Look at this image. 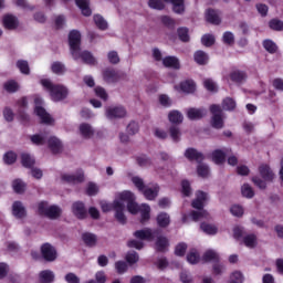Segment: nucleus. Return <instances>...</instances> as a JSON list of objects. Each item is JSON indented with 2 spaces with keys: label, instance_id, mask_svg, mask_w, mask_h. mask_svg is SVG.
<instances>
[{
  "label": "nucleus",
  "instance_id": "nucleus-1",
  "mask_svg": "<svg viewBox=\"0 0 283 283\" xmlns=\"http://www.w3.org/2000/svg\"><path fill=\"white\" fill-rule=\"evenodd\" d=\"M116 197H117V200H119L124 205L125 202H127V210L129 211V213H133L134 216H136V213L140 211L142 224H145V222L149 220L150 218L149 213H151V207H149V205L147 203H143L139 207L138 203L134 201L136 200V197L132 193V191L118 192Z\"/></svg>",
  "mask_w": 283,
  "mask_h": 283
},
{
  "label": "nucleus",
  "instance_id": "nucleus-2",
  "mask_svg": "<svg viewBox=\"0 0 283 283\" xmlns=\"http://www.w3.org/2000/svg\"><path fill=\"white\" fill-rule=\"evenodd\" d=\"M41 85L44 90H48L52 101H54L55 103L67 98V95L70 94L67 87L61 84H53L50 80H42Z\"/></svg>",
  "mask_w": 283,
  "mask_h": 283
},
{
  "label": "nucleus",
  "instance_id": "nucleus-3",
  "mask_svg": "<svg viewBox=\"0 0 283 283\" xmlns=\"http://www.w3.org/2000/svg\"><path fill=\"white\" fill-rule=\"evenodd\" d=\"M259 174L263 180L260 177L255 176L252 177V182L255 185V187H259L260 189H266V182H273V180L275 179V174L273 172L271 167H269V165L262 164L261 166H259Z\"/></svg>",
  "mask_w": 283,
  "mask_h": 283
},
{
  "label": "nucleus",
  "instance_id": "nucleus-4",
  "mask_svg": "<svg viewBox=\"0 0 283 283\" xmlns=\"http://www.w3.org/2000/svg\"><path fill=\"white\" fill-rule=\"evenodd\" d=\"M196 196V199L192 201V207L193 209H198V211H192L191 218L195 222H198V220H202V218H209V212H207V210H202L205 201L207 200V193L197 191Z\"/></svg>",
  "mask_w": 283,
  "mask_h": 283
},
{
  "label": "nucleus",
  "instance_id": "nucleus-5",
  "mask_svg": "<svg viewBox=\"0 0 283 283\" xmlns=\"http://www.w3.org/2000/svg\"><path fill=\"white\" fill-rule=\"evenodd\" d=\"M38 213L50 218V220H56V218H61L62 210L59 206H49L48 202L41 201L38 203Z\"/></svg>",
  "mask_w": 283,
  "mask_h": 283
},
{
  "label": "nucleus",
  "instance_id": "nucleus-6",
  "mask_svg": "<svg viewBox=\"0 0 283 283\" xmlns=\"http://www.w3.org/2000/svg\"><path fill=\"white\" fill-rule=\"evenodd\" d=\"M69 45L71 54L75 61H78V52H81V32L73 30L69 34Z\"/></svg>",
  "mask_w": 283,
  "mask_h": 283
},
{
  "label": "nucleus",
  "instance_id": "nucleus-7",
  "mask_svg": "<svg viewBox=\"0 0 283 283\" xmlns=\"http://www.w3.org/2000/svg\"><path fill=\"white\" fill-rule=\"evenodd\" d=\"M210 112L212 114L211 117V126L214 129H222L224 127V115L222 114V107L220 105H211Z\"/></svg>",
  "mask_w": 283,
  "mask_h": 283
},
{
  "label": "nucleus",
  "instance_id": "nucleus-8",
  "mask_svg": "<svg viewBox=\"0 0 283 283\" xmlns=\"http://www.w3.org/2000/svg\"><path fill=\"white\" fill-rule=\"evenodd\" d=\"M34 103H35V114L36 116H39L40 120L42 123H45L46 125H52V123H54V119H52V116H50L45 111V108L41 106L43 105V99H41V97H35Z\"/></svg>",
  "mask_w": 283,
  "mask_h": 283
},
{
  "label": "nucleus",
  "instance_id": "nucleus-9",
  "mask_svg": "<svg viewBox=\"0 0 283 283\" xmlns=\"http://www.w3.org/2000/svg\"><path fill=\"white\" fill-rule=\"evenodd\" d=\"M114 211L117 222H119V224H126L127 217H125V203L119 201L117 197L114 200Z\"/></svg>",
  "mask_w": 283,
  "mask_h": 283
},
{
  "label": "nucleus",
  "instance_id": "nucleus-10",
  "mask_svg": "<svg viewBox=\"0 0 283 283\" xmlns=\"http://www.w3.org/2000/svg\"><path fill=\"white\" fill-rule=\"evenodd\" d=\"M41 253L42 258L46 262H54V260H56V249H54V247H52V244L50 243L42 244Z\"/></svg>",
  "mask_w": 283,
  "mask_h": 283
},
{
  "label": "nucleus",
  "instance_id": "nucleus-11",
  "mask_svg": "<svg viewBox=\"0 0 283 283\" xmlns=\"http://www.w3.org/2000/svg\"><path fill=\"white\" fill-rule=\"evenodd\" d=\"M127 116V111L123 106L108 107L106 109V117L111 120L114 118H125Z\"/></svg>",
  "mask_w": 283,
  "mask_h": 283
},
{
  "label": "nucleus",
  "instance_id": "nucleus-12",
  "mask_svg": "<svg viewBox=\"0 0 283 283\" xmlns=\"http://www.w3.org/2000/svg\"><path fill=\"white\" fill-rule=\"evenodd\" d=\"M62 180L70 185H76V182H83V180H85V175L83 170H78L76 174H64L62 175Z\"/></svg>",
  "mask_w": 283,
  "mask_h": 283
},
{
  "label": "nucleus",
  "instance_id": "nucleus-13",
  "mask_svg": "<svg viewBox=\"0 0 283 283\" xmlns=\"http://www.w3.org/2000/svg\"><path fill=\"white\" fill-rule=\"evenodd\" d=\"M72 213L78 220H85L87 218V209H85V203L76 201L72 205Z\"/></svg>",
  "mask_w": 283,
  "mask_h": 283
},
{
  "label": "nucleus",
  "instance_id": "nucleus-14",
  "mask_svg": "<svg viewBox=\"0 0 283 283\" xmlns=\"http://www.w3.org/2000/svg\"><path fill=\"white\" fill-rule=\"evenodd\" d=\"M159 191L160 187L157 184H154L151 186H146L142 193H144L146 200H156V198H158Z\"/></svg>",
  "mask_w": 283,
  "mask_h": 283
},
{
  "label": "nucleus",
  "instance_id": "nucleus-15",
  "mask_svg": "<svg viewBox=\"0 0 283 283\" xmlns=\"http://www.w3.org/2000/svg\"><path fill=\"white\" fill-rule=\"evenodd\" d=\"M2 23L7 30H17L19 28V19L12 14H6Z\"/></svg>",
  "mask_w": 283,
  "mask_h": 283
},
{
  "label": "nucleus",
  "instance_id": "nucleus-16",
  "mask_svg": "<svg viewBox=\"0 0 283 283\" xmlns=\"http://www.w3.org/2000/svg\"><path fill=\"white\" fill-rule=\"evenodd\" d=\"M103 78L106 83H116L120 81V74L114 69H106L103 72Z\"/></svg>",
  "mask_w": 283,
  "mask_h": 283
},
{
  "label": "nucleus",
  "instance_id": "nucleus-17",
  "mask_svg": "<svg viewBox=\"0 0 283 283\" xmlns=\"http://www.w3.org/2000/svg\"><path fill=\"white\" fill-rule=\"evenodd\" d=\"M12 213L14 218H18L19 220H23L25 216H28V212L25 211V207L21 201H15L13 202L12 206Z\"/></svg>",
  "mask_w": 283,
  "mask_h": 283
},
{
  "label": "nucleus",
  "instance_id": "nucleus-18",
  "mask_svg": "<svg viewBox=\"0 0 283 283\" xmlns=\"http://www.w3.org/2000/svg\"><path fill=\"white\" fill-rule=\"evenodd\" d=\"M185 157L190 161L196 160V163H202V160H205V155H202L200 151H197L196 148H188L185 151Z\"/></svg>",
  "mask_w": 283,
  "mask_h": 283
},
{
  "label": "nucleus",
  "instance_id": "nucleus-19",
  "mask_svg": "<svg viewBox=\"0 0 283 283\" xmlns=\"http://www.w3.org/2000/svg\"><path fill=\"white\" fill-rule=\"evenodd\" d=\"M187 116L190 120H200L207 116V111L205 108H189Z\"/></svg>",
  "mask_w": 283,
  "mask_h": 283
},
{
  "label": "nucleus",
  "instance_id": "nucleus-20",
  "mask_svg": "<svg viewBox=\"0 0 283 283\" xmlns=\"http://www.w3.org/2000/svg\"><path fill=\"white\" fill-rule=\"evenodd\" d=\"M164 67H171L172 70H180V60L176 56H166L163 59Z\"/></svg>",
  "mask_w": 283,
  "mask_h": 283
},
{
  "label": "nucleus",
  "instance_id": "nucleus-21",
  "mask_svg": "<svg viewBox=\"0 0 283 283\" xmlns=\"http://www.w3.org/2000/svg\"><path fill=\"white\" fill-rule=\"evenodd\" d=\"M49 148L51 149L52 154H61L63 151V144L56 137H51L49 139Z\"/></svg>",
  "mask_w": 283,
  "mask_h": 283
},
{
  "label": "nucleus",
  "instance_id": "nucleus-22",
  "mask_svg": "<svg viewBox=\"0 0 283 283\" xmlns=\"http://www.w3.org/2000/svg\"><path fill=\"white\" fill-rule=\"evenodd\" d=\"M78 129H80V134L83 138H92V136H94V134H95L94 127H92L87 123L81 124Z\"/></svg>",
  "mask_w": 283,
  "mask_h": 283
},
{
  "label": "nucleus",
  "instance_id": "nucleus-23",
  "mask_svg": "<svg viewBox=\"0 0 283 283\" xmlns=\"http://www.w3.org/2000/svg\"><path fill=\"white\" fill-rule=\"evenodd\" d=\"M206 20L208 23H212L213 25H220V15L218 14V11L213 9L207 10Z\"/></svg>",
  "mask_w": 283,
  "mask_h": 283
},
{
  "label": "nucleus",
  "instance_id": "nucleus-24",
  "mask_svg": "<svg viewBox=\"0 0 283 283\" xmlns=\"http://www.w3.org/2000/svg\"><path fill=\"white\" fill-rule=\"evenodd\" d=\"M75 3L84 17L92 15V9H90V0H75Z\"/></svg>",
  "mask_w": 283,
  "mask_h": 283
},
{
  "label": "nucleus",
  "instance_id": "nucleus-25",
  "mask_svg": "<svg viewBox=\"0 0 283 283\" xmlns=\"http://www.w3.org/2000/svg\"><path fill=\"white\" fill-rule=\"evenodd\" d=\"M39 277L42 283H52L56 276L51 270H43L39 273Z\"/></svg>",
  "mask_w": 283,
  "mask_h": 283
},
{
  "label": "nucleus",
  "instance_id": "nucleus-26",
  "mask_svg": "<svg viewBox=\"0 0 283 283\" xmlns=\"http://www.w3.org/2000/svg\"><path fill=\"white\" fill-rule=\"evenodd\" d=\"M134 237L137 238V240H154L151 229L137 230L134 232Z\"/></svg>",
  "mask_w": 283,
  "mask_h": 283
},
{
  "label": "nucleus",
  "instance_id": "nucleus-27",
  "mask_svg": "<svg viewBox=\"0 0 283 283\" xmlns=\"http://www.w3.org/2000/svg\"><path fill=\"white\" fill-rule=\"evenodd\" d=\"M78 59H82L86 65H96V57L90 53V51H78Z\"/></svg>",
  "mask_w": 283,
  "mask_h": 283
},
{
  "label": "nucleus",
  "instance_id": "nucleus-28",
  "mask_svg": "<svg viewBox=\"0 0 283 283\" xmlns=\"http://www.w3.org/2000/svg\"><path fill=\"white\" fill-rule=\"evenodd\" d=\"M166 3H172V10L176 14L185 12V0H164Z\"/></svg>",
  "mask_w": 283,
  "mask_h": 283
},
{
  "label": "nucleus",
  "instance_id": "nucleus-29",
  "mask_svg": "<svg viewBox=\"0 0 283 283\" xmlns=\"http://www.w3.org/2000/svg\"><path fill=\"white\" fill-rule=\"evenodd\" d=\"M193 57L198 65H207L209 63V55L205 51H197Z\"/></svg>",
  "mask_w": 283,
  "mask_h": 283
},
{
  "label": "nucleus",
  "instance_id": "nucleus-30",
  "mask_svg": "<svg viewBox=\"0 0 283 283\" xmlns=\"http://www.w3.org/2000/svg\"><path fill=\"white\" fill-rule=\"evenodd\" d=\"M180 90L181 92H185L186 94H193L196 92V83L193 81H185L180 83Z\"/></svg>",
  "mask_w": 283,
  "mask_h": 283
},
{
  "label": "nucleus",
  "instance_id": "nucleus-31",
  "mask_svg": "<svg viewBox=\"0 0 283 283\" xmlns=\"http://www.w3.org/2000/svg\"><path fill=\"white\" fill-rule=\"evenodd\" d=\"M168 118H169V122L174 123L175 125H180V123H182V120H185L182 113H180L179 111H171L168 114Z\"/></svg>",
  "mask_w": 283,
  "mask_h": 283
},
{
  "label": "nucleus",
  "instance_id": "nucleus-32",
  "mask_svg": "<svg viewBox=\"0 0 283 283\" xmlns=\"http://www.w3.org/2000/svg\"><path fill=\"white\" fill-rule=\"evenodd\" d=\"M243 244L248 247V249H255V247H258V237H255V234H247L243 237Z\"/></svg>",
  "mask_w": 283,
  "mask_h": 283
},
{
  "label": "nucleus",
  "instance_id": "nucleus-33",
  "mask_svg": "<svg viewBox=\"0 0 283 283\" xmlns=\"http://www.w3.org/2000/svg\"><path fill=\"white\" fill-rule=\"evenodd\" d=\"M230 78L231 81H233L234 83H242V81H247V73L242 72V71H232L230 73Z\"/></svg>",
  "mask_w": 283,
  "mask_h": 283
},
{
  "label": "nucleus",
  "instance_id": "nucleus-34",
  "mask_svg": "<svg viewBox=\"0 0 283 283\" xmlns=\"http://www.w3.org/2000/svg\"><path fill=\"white\" fill-rule=\"evenodd\" d=\"M227 158V153L218 149L212 153V160L216 165H222L224 159Z\"/></svg>",
  "mask_w": 283,
  "mask_h": 283
},
{
  "label": "nucleus",
  "instance_id": "nucleus-35",
  "mask_svg": "<svg viewBox=\"0 0 283 283\" xmlns=\"http://www.w3.org/2000/svg\"><path fill=\"white\" fill-rule=\"evenodd\" d=\"M202 260L205 262H218L220 260V256L217 254L213 250H208L205 252Z\"/></svg>",
  "mask_w": 283,
  "mask_h": 283
},
{
  "label": "nucleus",
  "instance_id": "nucleus-36",
  "mask_svg": "<svg viewBox=\"0 0 283 283\" xmlns=\"http://www.w3.org/2000/svg\"><path fill=\"white\" fill-rule=\"evenodd\" d=\"M169 222H171V219L166 212H161L157 216V224H159L160 227H169Z\"/></svg>",
  "mask_w": 283,
  "mask_h": 283
},
{
  "label": "nucleus",
  "instance_id": "nucleus-37",
  "mask_svg": "<svg viewBox=\"0 0 283 283\" xmlns=\"http://www.w3.org/2000/svg\"><path fill=\"white\" fill-rule=\"evenodd\" d=\"M12 187L15 193H23V191H25V182H23L21 179L13 180Z\"/></svg>",
  "mask_w": 283,
  "mask_h": 283
},
{
  "label": "nucleus",
  "instance_id": "nucleus-38",
  "mask_svg": "<svg viewBox=\"0 0 283 283\" xmlns=\"http://www.w3.org/2000/svg\"><path fill=\"white\" fill-rule=\"evenodd\" d=\"M241 193L243 198H253V196H255L253 188L249 184H244L241 187Z\"/></svg>",
  "mask_w": 283,
  "mask_h": 283
},
{
  "label": "nucleus",
  "instance_id": "nucleus-39",
  "mask_svg": "<svg viewBox=\"0 0 283 283\" xmlns=\"http://www.w3.org/2000/svg\"><path fill=\"white\" fill-rule=\"evenodd\" d=\"M83 241L85 242V244H87V247H95L96 245V235H94L93 233L86 232L83 234Z\"/></svg>",
  "mask_w": 283,
  "mask_h": 283
},
{
  "label": "nucleus",
  "instance_id": "nucleus-40",
  "mask_svg": "<svg viewBox=\"0 0 283 283\" xmlns=\"http://www.w3.org/2000/svg\"><path fill=\"white\" fill-rule=\"evenodd\" d=\"M187 261L189 264H198V262H200V254H198V250H191L187 255Z\"/></svg>",
  "mask_w": 283,
  "mask_h": 283
},
{
  "label": "nucleus",
  "instance_id": "nucleus-41",
  "mask_svg": "<svg viewBox=\"0 0 283 283\" xmlns=\"http://www.w3.org/2000/svg\"><path fill=\"white\" fill-rule=\"evenodd\" d=\"M201 230L203 231V233H207L208 235H216L218 233V228L209 223H201Z\"/></svg>",
  "mask_w": 283,
  "mask_h": 283
},
{
  "label": "nucleus",
  "instance_id": "nucleus-42",
  "mask_svg": "<svg viewBox=\"0 0 283 283\" xmlns=\"http://www.w3.org/2000/svg\"><path fill=\"white\" fill-rule=\"evenodd\" d=\"M263 48L266 50V52H270V54H275L277 52V44L271 40H265L263 42Z\"/></svg>",
  "mask_w": 283,
  "mask_h": 283
},
{
  "label": "nucleus",
  "instance_id": "nucleus-43",
  "mask_svg": "<svg viewBox=\"0 0 283 283\" xmlns=\"http://www.w3.org/2000/svg\"><path fill=\"white\" fill-rule=\"evenodd\" d=\"M133 185H135V187L138 189V191H144V189L147 187L145 186V181H143V178L138 177V176H134L130 178Z\"/></svg>",
  "mask_w": 283,
  "mask_h": 283
},
{
  "label": "nucleus",
  "instance_id": "nucleus-44",
  "mask_svg": "<svg viewBox=\"0 0 283 283\" xmlns=\"http://www.w3.org/2000/svg\"><path fill=\"white\" fill-rule=\"evenodd\" d=\"M157 251H165L169 247V241L165 237H158L156 242Z\"/></svg>",
  "mask_w": 283,
  "mask_h": 283
},
{
  "label": "nucleus",
  "instance_id": "nucleus-45",
  "mask_svg": "<svg viewBox=\"0 0 283 283\" xmlns=\"http://www.w3.org/2000/svg\"><path fill=\"white\" fill-rule=\"evenodd\" d=\"M17 67L20 70L22 74H30V65L25 60H19L17 62Z\"/></svg>",
  "mask_w": 283,
  "mask_h": 283
},
{
  "label": "nucleus",
  "instance_id": "nucleus-46",
  "mask_svg": "<svg viewBox=\"0 0 283 283\" xmlns=\"http://www.w3.org/2000/svg\"><path fill=\"white\" fill-rule=\"evenodd\" d=\"M46 136L43 134H36L31 136V143L33 145H45Z\"/></svg>",
  "mask_w": 283,
  "mask_h": 283
},
{
  "label": "nucleus",
  "instance_id": "nucleus-47",
  "mask_svg": "<svg viewBox=\"0 0 283 283\" xmlns=\"http://www.w3.org/2000/svg\"><path fill=\"white\" fill-rule=\"evenodd\" d=\"M169 132H170V137L172 138V140L175 143H179L180 142V136L182 135L180 133V128L176 127V126H171L169 128Z\"/></svg>",
  "mask_w": 283,
  "mask_h": 283
},
{
  "label": "nucleus",
  "instance_id": "nucleus-48",
  "mask_svg": "<svg viewBox=\"0 0 283 283\" xmlns=\"http://www.w3.org/2000/svg\"><path fill=\"white\" fill-rule=\"evenodd\" d=\"M201 43L206 48H211V45H213V43H216V38L213 35H211V34H205L201 38Z\"/></svg>",
  "mask_w": 283,
  "mask_h": 283
},
{
  "label": "nucleus",
  "instance_id": "nucleus-49",
  "mask_svg": "<svg viewBox=\"0 0 283 283\" xmlns=\"http://www.w3.org/2000/svg\"><path fill=\"white\" fill-rule=\"evenodd\" d=\"M107 59L112 65H118V63H120V56H118V52L116 51L108 52Z\"/></svg>",
  "mask_w": 283,
  "mask_h": 283
},
{
  "label": "nucleus",
  "instance_id": "nucleus-50",
  "mask_svg": "<svg viewBox=\"0 0 283 283\" xmlns=\"http://www.w3.org/2000/svg\"><path fill=\"white\" fill-rule=\"evenodd\" d=\"M222 107L227 112H232V109L235 107V101L233 98L227 97L222 102Z\"/></svg>",
  "mask_w": 283,
  "mask_h": 283
},
{
  "label": "nucleus",
  "instance_id": "nucleus-51",
  "mask_svg": "<svg viewBox=\"0 0 283 283\" xmlns=\"http://www.w3.org/2000/svg\"><path fill=\"white\" fill-rule=\"evenodd\" d=\"M3 87L7 92L13 94V92H17L19 90V84L14 81H8L7 83H4Z\"/></svg>",
  "mask_w": 283,
  "mask_h": 283
},
{
  "label": "nucleus",
  "instance_id": "nucleus-52",
  "mask_svg": "<svg viewBox=\"0 0 283 283\" xmlns=\"http://www.w3.org/2000/svg\"><path fill=\"white\" fill-rule=\"evenodd\" d=\"M51 70L54 74H64L65 65L61 62H54L51 66Z\"/></svg>",
  "mask_w": 283,
  "mask_h": 283
},
{
  "label": "nucleus",
  "instance_id": "nucleus-53",
  "mask_svg": "<svg viewBox=\"0 0 283 283\" xmlns=\"http://www.w3.org/2000/svg\"><path fill=\"white\" fill-rule=\"evenodd\" d=\"M148 6L153 10H165V3L163 0H149Z\"/></svg>",
  "mask_w": 283,
  "mask_h": 283
},
{
  "label": "nucleus",
  "instance_id": "nucleus-54",
  "mask_svg": "<svg viewBox=\"0 0 283 283\" xmlns=\"http://www.w3.org/2000/svg\"><path fill=\"white\" fill-rule=\"evenodd\" d=\"M94 21L99 30H107V21L102 15H95Z\"/></svg>",
  "mask_w": 283,
  "mask_h": 283
},
{
  "label": "nucleus",
  "instance_id": "nucleus-55",
  "mask_svg": "<svg viewBox=\"0 0 283 283\" xmlns=\"http://www.w3.org/2000/svg\"><path fill=\"white\" fill-rule=\"evenodd\" d=\"M203 85L208 92H218V86L216 85V82L211 78H206L203 81Z\"/></svg>",
  "mask_w": 283,
  "mask_h": 283
},
{
  "label": "nucleus",
  "instance_id": "nucleus-56",
  "mask_svg": "<svg viewBox=\"0 0 283 283\" xmlns=\"http://www.w3.org/2000/svg\"><path fill=\"white\" fill-rule=\"evenodd\" d=\"M22 165L23 167H33L34 166V158L29 154H22Z\"/></svg>",
  "mask_w": 283,
  "mask_h": 283
},
{
  "label": "nucleus",
  "instance_id": "nucleus-57",
  "mask_svg": "<svg viewBox=\"0 0 283 283\" xmlns=\"http://www.w3.org/2000/svg\"><path fill=\"white\" fill-rule=\"evenodd\" d=\"M178 36H179L180 41H184V43H187V41H189V29L179 28L178 29Z\"/></svg>",
  "mask_w": 283,
  "mask_h": 283
},
{
  "label": "nucleus",
  "instance_id": "nucleus-58",
  "mask_svg": "<svg viewBox=\"0 0 283 283\" xmlns=\"http://www.w3.org/2000/svg\"><path fill=\"white\" fill-rule=\"evenodd\" d=\"M222 39L223 43H226L227 45H233V43H235V36L229 31L223 33Z\"/></svg>",
  "mask_w": 283,
  "mask_h": 283
},
{
  "label": "nucleus",
  "instance_id": "nucleus-59",
  "mask_svg": "<svg viewBox=\"0 0 283 283\" xmlns=\"http://www.w3.org/2000/svg\"><path fill=\"white\" fill-rule=\"evenodd\" d=\"M198 176H201V178H207L209 176V166L201 164L197 168Z\"/></svg>",
  "mask_w": 283,
  "mask_h": 283
},
{
  "label": "nucleus",
  "instance_id": "nucleus-60",
  "mask_svg": "<svg viewBox=\"0 0 283 283\" xmlns=\"http://www.w3.org/2000/svg\"><path fill=\"white\" fill-rule=\"evenodd\" d=\"M138 260H139L138 252L133 251L126 254V262H128V264H136Z\"/></svg>",
  "mask_w": 283,
  "mask_h": 283
},
{
  "label": "nucleus",
  "instance_id": "nucleus-61",
  "mask_svg": "<svg viewBox=\"0 0 283 283\" xmlns=\"http://www.w3.org/2000/svg\"><path fill=\"white\" fill-rule=\"evenodd\" d=\"M270 28L271 30H276L277 32H280L283 30V22L277 19L271 20Z\"/></svg>",
  "mask_w": 283,
  "mask_h": 283
},
{
  "label": "nucleus",
  "instance_id": "nucleus-62",
  "mask_svg": "<svg viewBox=\"0 0 283 283\" xmlns=\"http://www.w3.org/2000/svg\"><path fill=\"white\" fill-rule=\"evenodd\" d=\"M115 269H116L117 273H119V275H122L123 273H125L127 271V263L125 261H117L115 263Z\"/></svg>",
  "mask_w": 283,
  "mask_h": 283
},
{
  "label": "nucleus",
  "instance_id": "nucleus-63",
  "mask_svg": "<svg viewBox=\"0 0 283 283\" xmlns=\"http://www.w3.org/2000/svg\"><path fill=\"white\" fill-rule=\"evenodd\" d=\"M87 196H96L98 193V186L94 182H90L86 188Z\"/></svg>",
  "mask_w": 283,
  "mask_h": 283
},
{
  "label": "nucleus",
  "instance_id": "nucleus-64",
  "mask_svg": "<svg viewBox=\"0 0 283 283\" xmlns=\"http://www.w3.org/2000/svg\"><path fill=\"white\" fill-rule=\"evenodd\" d=\"M65 281L67 283H81V279H78L74 273H67L65 275Z\"/></svg>",
  "mask_w": 283,
  "mask_h": 283
}]
</instances>
